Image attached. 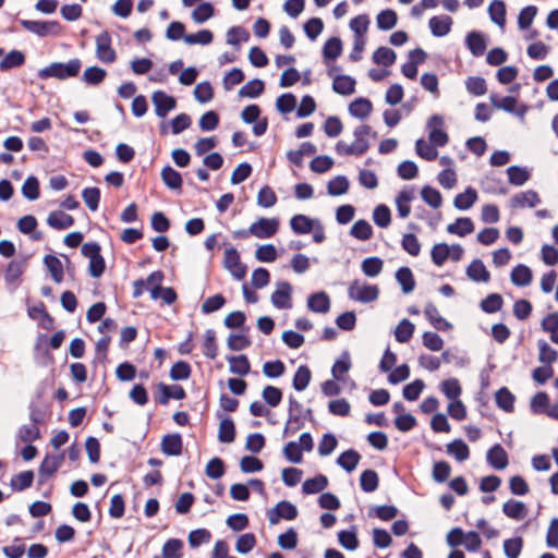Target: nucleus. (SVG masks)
<instances>
[{
  "mask_svg": "<svg viewBox=\"0 0 558 558\" xmlns=\"http://www.w3.org/2000/svg\"><path fill=\"white\" fill-rule=\"evenodd\" d=\"M81 68L82 61L77 58L71 59L68 62H52L38 71V77L40 80L53 77L64 81L75 77L80 73Z\"/></svg>",
  "mask_w": 558,
  "mask_h": 558,
  "instance_id": "obj_1",
  "label": "nucleus"
},
{
  "mask_svg": "<svg viewBox=\"0 0 558 558\" xmlns=\"http://www.w3.org/2000/svg\"><path fill=\"white\" fill-rule=\"evenodd\" d=\"M21 26L40 37L60 36L63 33V27L58 21H33V20H19Z\"/></svg>",
  "mask_w": 558,
  "mask_h": 558,
  "instance_id": "obj_2",
  "label": "nucleus"
},
{
  "mask_svg": "<svg viewBox=\"0 0 558 558\" xmlns=\"http://www.w3.org/2000/svg\"><path fill=\"white\" fill-rule=\"evenodd\" d=\"M379 290L377 286L362 283L360 280H353L348 288V295L351 300L369 303L378 298Z\"/></svg>",
  "mask_w": 558,
  "mask_h": 558,
  "instance_id": "obj_3",
  "label": "nucleus"
},
{
  "mask_svg": "<svg viewBox=\"0 0 558 558\" xmlns=\"http://www.w3.org/2000/svg\"><path fill=\"white\" fill-rule=\"evenodd\" d=\"M96 57L102 63H113L117 59L116 51L111 47V35L104 31L96 37Z\"/></svg>",
  "mask_w": 558,
  "mask_h": 558,
  "instance_id": "obj_4",
  "label": "nucleus"
},
{
  "mask_svg": "<svg viewBox=\"0 0 558 558\" xmlns=\"http://www.w3.org/2000/svg\"><path fill=\"white\" fill-rule=\"evenodd\" d=\"M279 220L277 218H259L250 226V232L257 239H269L277 233Z\"/></svg>",
  "mask_w": 558,
  "mask_h": 558,
  "instance_id": "obj_5",
  "label": "nucleus"
},
{
  "mask_svg": "<svg viewBox=\"0 0 558 558\" xmlns=\"http://www.w3.org/2000/svg\"><path fill=\"white\" fill-rule=\"evenodd\" d=\"M270 524H277L281 519L294 520L298 517V509L290 501H279L274 508L267 511Z\"/></svg>",
  "mask_w": 558,
  "mask_h": 558,
  "instance_id": "obj_6",
  "label": "nucleus"
},
{
  "mask_svg": "<svg viewBox=\"0 0 558 558\" xmlns=\"http://www.w3.org/2000/svg\"><path fill=\"white\" fill-rule=\"evenodd\" d=\"M444 119L438 114H434L427 122L429 130L428 138L429 142L436 147H442L448 143V134L442 130Z\"/></svg>",
  "mask_w": 558,
  "mask_h": 558,
  "instance_id": "obj_7",
  "label": "nucleus"
},
{
  "mask_svg": "<svg viewBox=\"0 0 558 558\" xmlns=\"http://www.w3.org/2000/svg\"><path fill=\"white\" fill-rule=\"evenodd\" d=\"M223 266L236 280H242L246 275V267L241 263L240 254L234 247L226 250Z\"/></svg>",
  "mask_w": 558,
  "mask_h": 558,
  "instance_id": "obj_8",
  "label": "nucleus"
},
{
  "mask_svg": "<svg viewBox=\"0 0 558 558\" xmlns=\"http://www.w3.org/2000/svg\"><path fill=\"white\" fill-rule=\"evenodd\" d=\"M277 288L271 294V303L276 308L287 310L292 307V286L287 281L277 282Z\"/></svg>",
  "mask_w": 558,
  "mask_h": 558,
  "instance_id": "obj_9",
  "label": "nucleus"
},
{
  "mask_svg": "<svg viewBox=\"0 0 558 558\" xmlns=\"http://www.w3.org/2000/svg\"><path fill=\"white\" fill-rule=\"evenodd\" d=\"M151 101L155 107L156 116L159 118H166L168 113L177 107L175 98L162 90L154 92Z\"/></svg>",
  "mask_w": 558,
  "mask_h": 558,
  "instance_id": "obj_10",
  "label": "nucleus"
},
{
  "mask_svg": "<svg viewBox=\"0 0 558 558\" xmlns=\"http://www.w3.org/2000/svg\"><path fill=\"white\" fill-rule=\"evenodd\" d=\"M409 58L410 61L401 66V72L405 77L414 80L417 75V65L425 61L426 53L423 49L416 48L410 51Z\"/></svg>",
  "mask_w": 558,
  "mask_h": 558,
  "instance_id": "obj_11",
  "label": "nucleus"
},
{
  "mask_svg": "<svg viewBox=\"0 0 558 558\" xmlns=\"http://www.w3.org/2000/svg\"><path fill=\"white\" fill-rule=\"evenodd\" d=\"M372 128L367 124H362L354 130V142L352 143V147L355 151V156H361L365 154L369 148V142L367 136L371 134Z\"/></svg>",
  "mask_w": 558,
  "mask_h": 558,
  "instance_id": "obj_12",
  "label": "nucleus"
},
{
  "mask_svg": "<svg viewBox=\"0 0 558 558\" xmlns=\"http://www.w3.org/2000/svg\"><path fill=\"white\" fill-rule=\"evenodd\" d=\"M158 390L160 395L158 396L157 401L162 405L168 404L171 398L182 400L186 397L185 390L179 385L168 386L160 383L158 385Z\"/></svg>",
  "mask_w": 558,
  "mask_h": 558,
  "instance_id": "obj_13",
  "label": "nucleus"
},
{
  "mask_svg": "<svg viewBox=\"0 0 558 558\" xmlns=\"http://www.w3.org/2000/svg\"><path fill=\"white\" fill-rule=\"evenodd\" d=\"M487 463L496 470H504L508 466V454L501 445L496 444L487 451Z\"/></svg>",
  "mask_w": 558,
  "mask_h": 558,
  "instance_id": "obj_14",
  "label": "nucleus"
},
{
  "mask_svg": "<svg viewBox=\"0 0 558 558\" xmlns=\"http://www.w3.org/2000/svg\"><path fill=\"white\" fill-rule=\"evenodd\" d=\"M510 203L512 208H533L541 203V199L535 191L527 190L513 195Z\"/></svg>",
  "mask_w": 558,
  "mask_h": 558,
  "instance_id": "obj_15",
  "label": "nucleus"
},
{
  "mask_svg": "<svg viewBox=\"0 0 558 558\" xmlns=\"http://www.w3.org/2000/svg\"><path fill=\"white\" fill-rule=\"evenodd\" d=\"M62 456H46L39 466V483L43 484L45 478L52 476L62 463Z\"/></svg>",
  "mask_w": 558,
  "mask_h": 558,
  "instance_id": "obj_16",
  "label": "nucleus"
},
{
  "mask_svg": "<svg viewBox=\"0 0 558 558\" xmlns=\"http://www.w3.org/2000/svg\"><path fill=\"white\" fill-rule=\"evenodd\" d=\"M307 307L312 312L326 314L330 310V299L324 291L315 292L308 296Z\"/></svg>",
  "mask_w": 558,
  "mask_h": 558,
  "instance_id": "obj_17",
  "label": "nucleus"
},
{
  "mask_svg": "<svg viewBox=\"0 0 558 558\" xmlns=\"http://www.w3.org/2000/svg\"><path fill=\"white\" fill-rule=\"evenodd\" d=\"M161 451L167 456H180L183 442L180 434H168L162 437Z\"/></svg>",
  "mask_w": 558,
  "mask_h": 558,
  "instance_id": "obj_18",
  "label": "nucleus"
},
{
  "mask_svg": "<svg viewBox=\"0 0 558 558\" xmlns=\"http://www.w3.org/2000/svg\"><path fill=\"white\" fill-rule=\"evenodd\" d=\"M32 422L28 424H25L20 427L17 433V438L26 444H31L39 438V428L37 426L38 418L36 417L35 413L32 412L31 414Z\"/></svg>",
  "mask_w": 558,
  "mask_h": 558,
  "instance_id": "obj_19",
  "label": "nucleus"
},
{
  "mask_svg": "<svg viewBox=\"0 0 558 558\" xmlns=\"http://www.w3.org/2000/svg\"><path fill=\"white\" fill-rule=\"evenodd\" d=\"M288 418L295 422V426L292 427V433L298 432L304 426L305 416H303V405L293 397L289 398Z\"/></svg>",
  "mask_w": 558,
  "mask_h": 558,
  "instance_id": "obj_20",
  "label": "nucleus"
},
{
  "mask_svg": "<svg viewBox=\"0 0 558 558\" xmlns=\"http://www.w3.org/2000/svg\"><path fill=\"white\" fill-rule=\"evenodd\" d=\"M468 277L475 282H488L490 274L481 259H474L466 268Z\"/></svg>",
  "mask_w": 558,
  "mask_h": 558,
  "instance_id": "obj_21",
  "label": "nucleus"
},
{
  "mask_svg": "<svg viewBox=\"0 0 558 558\" xmlns=\"http://www.w3.org/2000/svg\"><path fill=\"white\" fill-rule=\"evenodd\" d=\"M47 223L56 230H65L74 225V218L64 211L56 210L49 214Z\"/></svg>",
  "mask_w": 558,
  "mask_h": 558,
  "instance_id": "obj_22",
  "label": "nucleus"
},
{
  "mask_svg": "<svg viewBox=\"0 0 558 558\" xmlns=\"http://www.w3.org/2000/svg\"><path fill=\"white\" fill-rule=\"evenodd\" d=\"M452 25V19L448 15L433 16L429 20V28L434 36L444 37L446 36Z\"/></svg>",
  "mask_w": 558,
  "mask_h": 558,
  "instance_id": "obj_23",
  "label": "nucleus"
},
{
  "mask_svg": "<svg viewBox=\"0 0 558 558\" xmlns=\"http://www.w3.org/2000/svg\"><path fill=\"white\" fill-rule=\"evenodd\" d=\"M25 53L21 50H11L0 61V71L8 72L12 69L22 66L25 63Z\"/></svg>",
  "mask_w": 558,
  "mask_h": 558,
  "instance_id": "obj_24",
  "label": "nucleus"
},
{
  "mask_svg": "<svg viewBox=\"0 0 558 558\" xmlns=\"http://www.w3.org/2000/svg\"><path fill=\"white\" fill-rule=\"evenodd\" d=\"M510 279L517 287H526L532 282V270L527 266L520 264L512 269Z\"/></svg>",
  "mask_w": 558,
  "mask_h": 558,
  "instance_id": "obj_25",
  "label": "nucleus"
},
{
  "mask_svg": "<svg viewBox=\"0 0 558 558\" xmlns=\"http://www.w3.org/2000/svg\"><path fill=\"white\" fill-rule=\"evenodd\" d=\"M373 110V105L367 98H356L349 106V112L352 117L359 119L367 118Z\"/></svg>",
  "mask_w": 558,
  "mask_h": 558,
  "instance_id": "obj_26",
  "label": "nucleus"
},
{
  "mask_svg": "<svg viewBox=\"0 0 558 558\" xmlns=\"http://www.w3.org/2000/svg\"><path fill=\"white\" fill-rule=\"evenodd\" d=\"M465 44L474 57L483 56L486 50V41L483 35L477 32L469 33L465 39Z\"/></svg>",
  "mask_w": 558,
  "mask_h": 558,
  "instance_id": "obj_27",
  "label": "nucleus"
},
{
  "mask_svg": "<svg viewBox=\"0 0 558 558\" xmlns=\"http://www.w3.org/2000/svg\"><path fill=\"white\" fill-rule=\"evenodd\" d=\"M360 460H361L360 453L357 451H355L354 449H349V450L342 452L338 457L337 463L343 470H345L348 473H351L355 470Z\"/></svg>",
  "mask_w": 558,
  "mask_h": 558,
  "instance_id": "obj_28",
  "label": "nucleus"
},
{
  "mask_svg": "<svg viewBox=\"0 0 558 558\" xmlns=\"http://www.w3.org/2000/svg\"><path fill=\"white\" fill-rule=\"evenodd\" d=\"M314 220L305 215L298 214L290 220V227L296 234H307L313 230Z\"/></svg>",
  "mask_w": 558,
  "mask_h": 558,
  "instance_id": "obj_29",
  "label": "nucleus"
},
{
  "mask_svg": "<svg viewBox=\"0 0 558 558\" xmlns=\"http://www.w3.org/2000/svg\"><path fill=\"white\" fill-rule=\"evenodd\" d=\"M504 513L511 519L522 520L526 515V507L522 501L510 499L502 506Z\"/></svg>",
  "mask_w": 558,
  "mask_h": 558,
  "instance_id": "obj_30",
  "label": "nucleus"
},
{
  "mask_svg": "<svg viewBox=\"0 0 558 558\" xmlns=\"http://www.w3.org/2000/svg\"><path fill=\"white\" fill-rule=\"evenodd\" d=\"M332 88L340 95H351L355 90V80L349 75H338L333 78Z\"/></svg>",
  "mask_w": 558,
  "mask_h": 558,
  "instance_id": "obj_31",
  "label": "nucleus"
},
{
  "mask_svg": "<svg viewBox=\"0 0 558 558\" xmlns=\"http://www.w3.org/2000/svg\"><path fill=\"white\" fill-rule=\"evenodd\" d=\"M473 230V221L468 217L458 218L453 223L447 226V231L449 233L457 234L459 236H465L472 233Z\"/></svg>",
  "mask_w": 558,
  "mask_h": 558,
  "instance_id": "obj_32",
  "label": "nucleus"
},
{
  "mask_svg": "<svg viewBox=\"0 0 558 558\" xmlns=\"http://www.w3.org/2000/svg\"><path fill=\"white\" fill-rule=\"evenodd\" d=\"M107 76V71L99 66H89L85 69L82 81L90 86H97L104 82Z\"/></svg>",
  "mask_w": 558,
  "mask_h": 558,
  "instance_id": "obj_33",
  "label": "nucleus"
},
{
  "mask_svg": "<svg viewBox=\"0 0 558 558\" xmlns=\"http://www.w3.org/2000/svg\"><path fill=\"white\" fill-rule=\"evenodd\" d=\"M396 279L402 288V292L411 293L415 288L413 274L409 267H401L396 272Z\"/></svg>",
  "mask_w": 558,
  "mask_h": 558,
  "instance_id": "obj_34",
  "label": "nucleus"
},
{
  "mask_svg": "<svg viewBox=\"0 0 558 558\" xmlns=\"http://www.w3.org/2000/svg\"><path fill=\"white\" fill-rule=\"evenodd\" d=\"M476 199V191L472 187H468L463 193H460L454 197L453 205L460 210H466L473 206Z\"/></svg>",
  "mask_w": 558,
  "mask_h": 558,
  "instance_id": "obj_35",
  "label": "nucleus"
},
{
  "mask_svg": "<svg viewBox=\"0 0 558 558\" xmlns=\"http://www.w3.org/2000/svg\"><path fill=\"white\" fill-rule=\"evenodd\" d=\"M228 362L232 374L245 376L250 373L251 364L246 355L230 356Z\"/></svg>",
  "mask_w": 558,
  "mask_h": 558,
  "instance_id": "obj_36",
  "label": "nucleus"
},
{
  "mask_svg": "<svg viewBox=\"0 0 558 558\" xmlns=\"http://www.w3.org/2000/svg\"><path fill=\"white\" fill-rule=\"evenodd\" d=\"M327 486V477L323 474H319L313 478L306 480L302 485V490L304 494L312 495L323 492Z\"/></svg>",
  "mask_w": 558,
  "mask_h": 558,
  "instance_id": "obj_37",
  "label": "nucleus"
},
{
  "mask_svg": "<svg viewBox=\"0 0 558 558\" xmlns=\"http://www.w3.org/2000/svg\"><path fill=\"white\" fill-rule=\"evenodd\" d=\"M424 313L427 319L436 329L447 330L451 328V325L440 316L437 307L434 304L426 305Z\"/></svg>",
  "mask_w": 558,
  "mask_h": 558,
  "instance_id": "obj_38",
  "label": "nucleus"
},
{
  "mask_svg": "<svg viewBox=\"0 0 558 558\" xmlns=\"http://www.w3.org/2000/svg\"><path fill=\"white\" fill-rule=\"evenodd\" d=\"M235 438V426L230 417L223 418L219 424L218 439L220 442L230 444Z\"/></svg>",
  "mask_w": 558,
  "mask_h": 558,
  "instance_id": "obj_39",
  "label": "nucleus"
},
{
  "mask_svg": "<svg viewBox=\"0 0 558 558\" xmlns=\"http://www.w3.org/2000/svg\"><path fill=\"white\" fill-rule=\"evenodd\" d=\"M350 234L360 241H367L373 236V228L368 221L360 219L352 226Z\"/></svg>",
  "mask_w": 558,
  "mask_h": 558,
  "instance_id": "obj_40",
  "label": "nucleus"
},
{
  "mask_svg": "<svg viewBox=\"0 0 558 558\" xmlns=\"http://www.w3.org/2000/svg\"><path fill=\"white\" fill-rule=\"evenodd\" d=\"M440 391L451 401L459 400L462 388L457 378H448L441 381Z\"/></svg>",
  "mask_w": 558,
  "mask_h": 558,
  "instance_id": "obj_41",
  "label": "nucleus"
},
{
  "mask_svg": "<svg viewBox=\"0 0 558 558\" xmlns=\"http://www.w3.org/2000/svg\"><path fill=\"white\" fill-rule=\"evenodd\" d=\"M447 452L453 456L459 462L468 460L470 456V449L468 445L461 439H456L448 444Z\"/></svg>",
  "mask_w": 558,
  "mask_h": 558,
  "instance_id": "obj_42",
  "label": "nucleus"
},
{
  "mask_svg": "<svg viewBox=\"0 0 558 558\" xmlns=\"http://www.w3.org/2000/svg\"><path fill=\"white\" fill-rule=\"evenodd\" d=\"M509 183L515 186L525 184L530 179V172L522 167L511 166L507 169Z\"/></svg>",
  "mask_w": 558,
  "mask_h": 558,
  "instance_id": "obj_43",
  "label": "nucleus"
},
{
  "mask_svg": "<svg viewBox=\"0 0 558 558\" xmlns=\"http://www.w3.org/2000/svg\"><path fill=\"white\" fill-rule=\"evenodd\" d=\"M161 179L163 183L171 190H178L182 186L183 181L181 174L170 166H166L161 170Z\"/></svg>",
  "mask_w": 558,
  "mask_h": 558,
  "instance_id": "obj_44",
  "label": "nucleus"
},
{
  "mask_svg": "<svg viewBox=\"0 0 558 558\" xmlns=\"http://www.w3.org/2000/svg\"><path fill=\"white\" fill-rule=\"evenodd\" d=\"M44 263L50 271L52 279L60 283L63 280V265L61 260L53 255H46Z\"/></svg>",
  "mask_w": 558,
  "mask_h": 558,
  "instance_id": "obj_45",
  "label": "nucleus"
},
{
  "mask_svg": "<svg viewBox=\"0 0 558 558\" xmlns=\"http://www.w3.org/2000/svg\"><path fill=\"white\" fill-rule=\"evenodd\" d=\"M397 13L391 9H386L378 13L376 17L377 27L381 31H389L397 24Z\"/></svg>",
  "mask_w": 558,
  "mask_h": 558,
  "instance_id": "obj_46",
  "label": "nucleus"
},
{
  "mask_svg": "<svg viewBox=\"0 0 558 558\" xmlns=\"http://www.w3.org/2000/svg\"><path fill=\"white\" fill-rule=\"evenodd\" d=\"M342 52V41L338 37L329 38L323 48L325 60H336Z\"/></svg>",
  "mask_w": 558,
  "mask_h": 558,
  "instance_id": "obj_47",
  "label": "nucleus"
},
{
  "mask_svg": "<svg viewBox=\"0 0 558 558\" xmlns=\"http://www.w3.org/2000/svg\"><path fill=\"white\" fill-rule=\"evenodd\" d=\"M265 85L262 80L254 78L247 82L239 90L240 97L256 98L264 92Z\"/></svg>",
  "mask_w": 558,
  "mask_h": 558,
  "instance_id": "obj_48",
  "label": "nucleus"
},
{
  "mask_svg": "<svg viewBox=\"0 0 558 558\" xmlns=\"http://www.w3.org/2000/svg\"><path fill=\"white\" fill-rule=\"evenodd\" d=\"M488 13L490 20L499 25L500 27L505 26L506 23V5L500 0H494L488 8Z\"/></svg>",
  "mask_w": 558,
  "mask_h": 558,
  "instance_id": "obj_49",
  "label": "nucleus"
},
{
  "mask_svg": "<svg viewBox=\"0 0 558 558\" xmlns=\"http://www.w3.org/2000/svg\"><path fill=\"white\" fill-rule=\"evenodd\" d=\"M397 54L396 52L388 47H379L373 53V61L376 64H380L384 66H390L396 62Z\"/></svg>",
  "mask_w": 558,
  "mask_h": 558,
  "instance_id": "obj_50",
  "label": "nucleus"
},
{
  "mask_svg": "<svg viewBox=\"0 0 558 558\" xmlns=\"http://www.w3.org/2000/svg\"><path fill=\"white\" fill-rule=\"evenodd\" d=\"M415 151L416 154L428 161L435 160L438 156V151L436 146L432 143L425 142L424 138H418L415 143Z\"/></svg>",
  "mask_w": 558,
  "mask_h": 558,
  "instance_id": "obj_51",
  "label": "nucleus"
},
{
  "mask_svg": "<svg viewBox=\"0 0 558 558\" xmlns=\"http://www.w3.org/2000/svg\"><path fill=\"white\" fill-rule=\"evenodd\" d=\"M312 374L307 366H299L293 377V388L298 391H303L308 386Z\"/></svg>",
  "mask_w": 558,
  "mask_h": 558,
  "instance_id": "obj_52",
  "label": "nucleus"
},
{
  "mask_svg": "<svg viewBox=\"0 0 558 558\" xmlns=\"http://www.w3.org/2000/svg\"><path fill=\"white\" fill-rule=\"evenodd\" d=\"M384 262L379 257H367L361 264L363 274L367 277H376L383 270Z\"/></svg>",
  "mask_w": 558,
  "mask_h": 558,
  "instance_id": "obj_53",
  "label": "nucleus"
},
{
  "mask_svg": "<svg viewBox=\"0 0 558 558\" xmlns=\"http://www.w3.org/2000/svg\"><path fill=\"white\" fill-rule=\"evenodd\" d=\"M203 353L206 357L214 360L218 354V348L216 343V332L214 329H207L205 331V339L203 342Z\"/></svg>",
  "mask_w": 558,
  "mask_h": 558,
  "instance_id": "obj_54",
  "label": "nucleus"
},
{
  "mask_svg": "<svg viewBox=\"0 0 558 558\" xmlns=\"http://www.w3.org/2000/svg\"><path fill=\"white\" fill-rule=\"evenodd\" d=\"M414 332V325L407 318H403L395 330L396 340L400 343L408 342Z\"/></svg>",
  "mask_w": 558,
  "mask_h": 558,
  "instance_id": "obj_55",
  "label": "nucleus"
},
{
  "mask_svg": "<svg viewBox=\"0 0 558 558\" xmlns=\"http://www.w3.org/2000/svg\"><path fill=\"white\" fill-rule=\"evenodd\" d=\"M538 360L539 362L550 365L558 359V352L553 349L545 340H539L538 343Z\"/></svg>",
  "mask_w": 558,
  "mask_h": 558,
  "instance_id": "obj_56",
  "label": "nucleus"
},
{
  "mask_svg": "<svg viewBox=\"0 0 558 558\" xmlns=\"http://www.w3.org/2000/svg\"><path fill=\"white\" fill-rule=\"evenodd\" d=\"M250 38L248 32L241 26H233L227 32V44L240 48V41H246Z\"/></svg>",
  "mask_w": 558,
  "mask_h": 558,
  "instance_id": "obj_57",
  "label": "nucleus"
},
{
  "mask_svg": "<svg viewBox=\"0 0 558 558\" xmlns=\"http://www.w3.org/2000/svg\"><path fill=\"white\" fill-rule=\"evenodd\" d=\"M183 542L179 538H170L162 546L165 558H182Z\"/></svg>",
  "mask_w": 558,
  "mask_h": 558,
  "instance_id": "obj_58",
  "label": "nucleus"
},
{
  "mask_svg": "<svg viewBox=\"0 0 558 558\" xmlns=\"http://www.w3.org/2000/svg\"><path fill=\"white\" fill-rule=\"evenodd\" d=\"M34 473L32 471H24L12 477L11 487L13 490L22 492L32 486Z\"/></svg>",
  "mask_w": 558,
  "mask_h": 558,
  "instance_id": "obj_59",
  "label": "nucleus"
},
{
  "mask_svg": "<svg viewBox=\"0 0 558 558\" xmlns=\"http://www.w3.org/2000/svg\"><path fill=\"white\" fill-rule=\"evenodd\" d=\"M373 220L379 228H387L391 222V211L388 206L381 204L375 207Z\"/></svg>",
  "mask_w": 558,
  "mask_h": 558,
  "instance_id": "obj_60",
  "label": "nucleus"
},
{
  "mask_svg": "<svg viewBox=\"0 0 558 558\" xmlns=\"http://www.w3.org/2000/svg\"><path fill=\"white\" fill-rule=\"evenodd\" d=\"M497 405L506 412L513 411L514 396L509 391L508 388L502 387L496 392Z\"/></svg>",
  "mask_w": 558,
  "mask_h": 558,
  "instance_id": "obj_61",
  "label": "nucleus"
},
{
  "mask_svg": "<svg viewBox=\"0 0 558 558\" xmlns=\"http://www.w3.org/2000/svg\"><path fill=\"white\" fill-rule=\"evenodd\" d=\"M349 190V181L344 175H338L330 180L327 185L329 195L339 196L347 193Z\"/></svg>",
  "mask_w": 558,
  "mask_h": 558,
  "instance_id": "obj_62",
  "label": "nucleus"
},
{
  "mask_svg": "<svg viewBox=\"0 0 558 558\" xmlns=\"http://www.w3.org/2000/svg\"><path fill=\"white\" fill-rule=\"evenodd\" d=\"M361 488L365 493H373L378 487V475L373 470H365L360 477Z\"/></svg>",
  "mask_w": 558,
  "mask_h": 558,
  "instance_id": "obj_63",
  "label": "nucleus"
},
{
  "mask_svg": "<svg viewBox=\"0 0 558 558\" xmlns=\"http://www.w3.org/2000/svg\"><path fill=\"white\" fill-rule=\"evenodd\" d=\"M502 304L504 301L501 295L498 293H492L481 302V308L485 313L493 314L498 312L502 307Z\"/></svg>",
  "mask_w": 558,
  "mask_h": 558,
  "instance_id": "obj_64",
  "label": "nucleus"
}]
</instances>
